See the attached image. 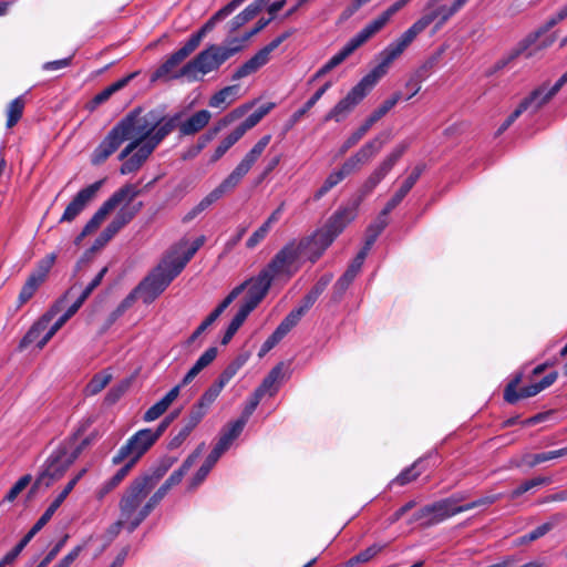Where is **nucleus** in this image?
<instances>
[{"label": "nucleus", "mask_w": 567, "mask_h": 567, "mask_svg": "<svg viewBox=\"0 0 567 567\" xmlns=\"http://www.w3.org/2000/svg\"><path fill=\"white\" fill-rule=\"evenodd\" d=\"M204 243L205 237L200 236L193 243L183 238L172 246L161 262L137 285V290H143V301L153 302L182 272Z\"/></svg>", "instance_id": "f257e3e1"}, {"label": "nucleus", "mask_w": 567, "mask_h": 567, "mask_svg": "<svg viewBox=\"0 0 567 567\" xmlns=\"http://www.w3.org/2000/svg\"><path fill=\"white\" fill-rule=\"evenodd\" d=\"M408 150V144L401 143L396 145L371 172L367 179L362 183L358 190V199L352 207L338 209L326 223L324 227L337 238L347 225L357 216V208L360 203L369 196L374 188L384 179L392 171L396 163L401 159Z\"/></svg>", "instance_id": "f03ea898"}, {"label": "nucleus", "mask_w": 567, "mask_h": 567, "mask_svg": "<svg viewBox=\"0 0 567 567\" xmlns=\"http://www.w3.org/2000/svg\"><path fill=\"white\" fill-rule=\"evenodd\" d=\"M470 0H454L450 6L437 3L433 8H424V14L406 29L396 40L388 44L384 50L395 61L409 45L434 21L435 30L441 29L454 14L462 10Z\"/></svg>", "instance_id": "7ed1b4c3"}, {"label": "nucleus", "mask_w": 567, "mask_h": 567, "mask_svg": "<svg viewBox=\"0 0 567 567\" xmlns=\"http://www.w3.org/2000/svg\"><path fill=\"white\" fill-rule=\"evenodd\" d=\"M178 118L179 115L166 118L154 110L143 113L141 109H134L116 125L125 140L137 141L141 144L148 142L162 128L167 130L169 135L176 128Z\"/></svg>", "instance_id": "20e7f679"}, {"label": "nucleus", "mask_w": 567, "mask_h": 567, "mask_svg": "<svg viewBox=\"0 0 567 567\" xmlns=\"http://www.w3.org/2000/svg\"><path fill=\"white\" fill-rule=\"evenodd\" d=\"M378 65L365 74L324 116V121L341 122L377 85L394 62L393 58L383 49L378 55Z\"/></svg>", "instance_id": "39448f33"}, {"label": "nucleus", "mask_w": 567, "mask_h": 567, "mask_svg": "<svg viewBox=\"0 0 567 567\" xmlns=\"http://www.w3.org/2000/svg\"><path fill=\"white\" fill-rule=\"evenodd\" d=\"M87 444V439L78 443L76 437H71L62 442L45 461L43 471L34 481L31 492L42 486L48 488L53 482L60 480Z\"/></svg>", "instance_id": "423d86ee"}, {"label": "nucleus", "mask_w": 567, "mask_h": 567, "mask_svg": "<svg viewBox=\"0 0 567 567\" xmlns=\"http://www.w3.org/2000/svg\"><path fill=\"white\" fill-rule=\"evenodd\" d=\"M150 489L133 480L125 488L118 502L121 522L126 523V530L133 533L154 511L156 505L148 497Z\"/></svg>", "instance_id": "0eeeda50"}, {"label": "nucleus", "mask_w": 567, "mask_h": 567, "mask_svg": "<svg viewBox=\"0 0 567 567\" xmlns=\"http://www.w3.org/2000/svg\"><path fill=\"white\" fill-rule=\"evenodd\" d=\"M236 45L224 47L210 44L199 52L193 60L184 64L175 76H186L188 81L199 80V74L205 75L217 71L228 59L241 51L243 47L237 39L230 41Z\"/></svg>", "instance_id": "6e6552de"}, {"label": "nucleus", "mask_w": 567, "mask_h": 567, "mask_svg": "<svg viewBox=\"0 0 567 567\" xmlns=\"http://www.w3.org/2000/svg\"><path fill=\"white\" fill-rule=\"evenodd\" d=\"M215 25L213 22L207 20L204 25L184 43V45L172 53L166 61L154 72L152 79H181L182 76H175L181 69L177 68L199 47L205 35L210 32Z\"/></svg>", "instance_id": "1a4fd4ad"}, {"label": "nucleus", "mask_w": 567, "mask_h": 567, "mask_svg": "<svg viewBox=\"0 0 567 567\" xmlns=\"http://www.w3.org/2000/svg\"><path fill=\"white\" fill-rule=\"evenodd\" d=\"M465 496L453 495L449 498L441 499L433 504H429L416 511L409 519V524L420 522L423 526H432L443 520L463 513L462 505H457Z\"/></svg>", "instance_id": "9d476101"}, {"label": "nucleus", "mask_w": 567, "mask_h": 567, "mask_svg": "<svg viewBox=\"0 0 567 567\" xmlns=\"http://www.w3.org/2000/svg\"><path fill=\"white\" fill-rule=\"evenodd\" d=\"M141 194V190L134 184H126L112 194L101 207L94 213L91 219L85 224L81 233V237H85L96 230L104 221L106 216L116 207L123 205L135 204V198Z\"/></svg>", "instance_id": "9b49d317"}, {"label": "nucleus", "mask_w": 567, "mask_h": 567, "mask_svg": "<svg viewBox=\"0 0 567 567\" xmlns=\"http://www.w3.org/2000/svg\"><path fill=\"white\" fill-rule=\"evenodd\" d=\"M307 241L292 240L285 245L264 268L265 271L272 278L280 276L291 277L298 269V259L306 255L305 245Z\"/></svg>", "instance_id": "f8f14e48"}, {"label": "nucleus", "mask_w": 567, "mask_h": 567, "mask_svg": "<svg viewBox=\"0 0 567 567\" xmlns=\"http://www.w3.org/2000/svg\"><path fill=\"white\" fill-rule=\"evenodd\" d=\"M158 440L151 429H142L132 435L124 445H122L112 458L114 465L132 463V467L137 461L155 444Z\"/></svg>", "instance_id": "ddd939ff"}, {"label": "nucleus", "mask_w": 567, "mask_h": 567, "mask_svg": "<svg viewBox=\"0 0 567 567\" xmlns=\"http://www.w3.org/2000/svg\"><path fill=\"white\" fill-rule=\"evenodd\" d=\"M272 280L267 271L262 269L256 277L239 285L238 287H243V291L247 288V295L239 309L249 315L266 297Z\"/></svg>", "instance_id": "4468645a"}, {"label": "nucleus", "mask_w": 567, "mask_h": 567, "mask_svg": "<svg viewBox=\"0 0 567 567\" xmlns=\"http://www.w3.org/2000/svg\"><path fill=\"white\" fill-rule=\"evenodd\" d=\"M142 208V202H136L133 205H123L120 207L112 221L95 239L94 248L105 246L122 228H124L134 219V217L141 212Z\"/></svg>", "instance_id": "2eb2a0df"}, {"label": "nucleus", "mask_w": 567, "mask_h": 567, "mask_svg": "<svg viewBox=\"0 0 567 567\" xmlns=\"http://www.w3.org/2000/svg\"><path fill=\"white\" fill-rule=\"evenodd\" d=\"M54 261L55 255L51 254L38 262L37 268L29 275L21 288L18 297V307L23 306L34 296L39 287L45 281Z\"/></svg>", "instance_id": "dca6fc26"}, {"label": "nucleus", "mask_w": 567, "mask_h": 567, "mask_svg": "<svg viewBox=\"0 0 567 567\" xmlns=\"http://www.w3.org/2000/svg\"><path fill=\"white\" fill-rule=\"evenodd\" d=\"M249 172L240 163L234 168V171L206 197H204L199 204L194 208L193 216L208 208L213 203L221 198L225 194L234 190L244 176Z\"/></svg>", "instance_id": "f3484780"}, {"label": "nucleus", "mask_w": 567, "mask_h": 567, "mask_svg": "<svg viewBox=\"0 0 567 567\" xmlns=\"http://www.w3.org/2000/svg\"><path fill=\"white\" fill-rule=\"evenodd\" d=\"M166 136L167 130L162 128L148 142L141 143L131 156L122 164L120 168L121 174L128 175L137 172Z\"/></svg>", "instance_id": "a211bd4d"}, {"label": "nucleus", "mask_w": 567, "mask_h": 567, "mask_svg": "<svg viewBox=\"0 0 567 567\" xmlns=\"http://www.w3.org/2000/svg\"><path fill=\"white\" fill-rule=\"evenodd\" d=\"M104 182L105 179H100L82 188L68 204V206L64 209V213L59 219V223L62 224L73 221L85 209V207L96 197Z\"/></svg>", "instance_id": "6ab92c4d"}, {"label": "nucleus", "mask_w": 567, "mask_h": 567, "mask_svg": "<svg viewBox=\"0 0 567 567\" xmlns=\"http://www.w3.org/2000/svg\"><path fill=\"white\" fill-rule=\"evenodd\" d=\"M386 142L388 136L384 134H379L378 136L364 143L344 163L352 171V173L359 172L362 166L371 162L381 152Z\"/></svg>", "instance_id": "aec40b11"}, {"label": "nucleus", "mask_w": 567, "mask_h": 567, "mask_svg": "<svg viewBox=\"0 0 567 567\" xmlns=\"http://www.w3.org/2000/svg\"><path fill=\"white\" fill-rule=\"evenodd\" d=\"M124 135L115 124L112 130L106 134L102 142L95 147L91 155V163L93 165L103 164L118 147L125 142Z\"/></svg>", "instance_id": "412c9836"}, {"label": "nucleus", "mask_w": 567, "mask_h": 567, "mask_svg": "<svg viewBox=\"0 0 567 567\" xmlns=\"http://www.w3.org/2000/svg\"><path fill=\"white\" fill-rule=\"evenodd\" d=\"M202 446H198L194 453H192L182 464V466L174 471L169 477L158 487V489L151 496L153 503L157 506L162 499L166 496L168 491L175 486L178 485L184 475L187 473V471L193 466V464L196 462V460L202 454Z\"/></svg>", "instance_id": "4be33fe9"}, {"label": "nucleus", "mask_w": 567, "mask_h": 567, "mask_svg": "<svg viewBox=\"0 0 567 567\" xmlns=\"http://www.w3.org/2000/svg\"><path fill=\"white\" fill-rule=\"evenodd\" d=\"M336 237L324 226L317 230L311 237L302 238L299 241H307L305 254L315 262L323 251L334 241Z\"/></svg>", "instance_id": "5701e85b"}, {"label": "nucleus", "mask_w": 567, "mask_h": 567, "mask_svg": "<svg viewBox=\"0 0 567 567\" xmlns=\"http://www.w3.org/2000/svg\"><path fill=\"white\" fill-rule=\"evenodd\" d=\"M243 292V287H235L227 297L210 312V315L196 328L187 342L193 343L217 318L229 307V305Z\"/></svg>", "instance_id": "b1692460"}, {"label": "nucleus", "mask_w": 567, "mask_h": 567, "mask_svg": "<svg viewBox=\"0 0 567 567\" xmlns=\"http://www.w3.org/2000/svg\"><path fill=\"white\" fill-rule=\"evenodd\" d=\"M384 114L379 109L374 110L364 121V123L354 131L341 145L339 153L341 155L346 154L351 147L357 145L363 136L370 131V128L382 117Z\"/></svg>", "instance_id": "393cba45"}, {"label": "nucleus", "mask_w": 567, "mask_h": 567, "mask_svg": "<svg viewBox=\"0 0 567 567\" xmlns=\"http://www.w3.org/2000/svg\"><path fill=\"white\" fill-rule=\"evenodd\" d=\"M425 169V165L417 164L411 174L406 177V179L402 183L400 188L395 192L392 198L385 204L386 212H392L409 194L415 183L419 181L420 176Z\"/></svg>", "instance_id": "a878e982"}, {"label": "nucleus", "mask_w": 567, "mask_h": 567, "mask_svg": "<svg viewBox=\"0 0 567 567\" xmlns=\"http://www.w3.org/2000/svg\"><path fill=\"white\" fill-rule=\"evenodd\" d=\"M212 114L207 110H200L194 113L186 121L178 123L181 135L189 136L200 132L210 121Z\"/></svg>", "instance_id": "bb28decb"}, {"label": "nucleus", "mask_w": 567, "mask_h": 567, "mask_svg": "<svg viewBox=\"0 0 567 567\" xmlns=\"http://www.w3.org/2000/svg\"><path fill=\"white\" fill-rule=\"evenodd\" d=\"M174 462L175 460L169 457L161 460V462L154 466L150 473H145L134 480L142 485H145L147 489L152 491L162 480V477L168 472Z\"/></svg>", "instance_id": "cd10ccee"}, {"label": "nucleus", "mask_w": 567, "mask_h": 567, "mask_svg": "<svg viewBox=\"0 0 567 567\" xmlns=\"http://www.w3.org/2000/svg\"><path fill=\"white\" fill-rule=\"evenodd\" d=\"M245 425L241 421H234L221 430L218 442L214 446V451L220 456L230 447L233 442L240 435Z\"/></svg>", "instance_id": "c85d7f7f"}, {"label": "nucleus", "mask_w": 567, "mask_h": 567, "mask_svg": "<svg viewBox=\"0 0 567 567\" xmlns=\"http://www.w3.org/2000/svg\"><path fill=\"white\" fill-rule=\"evenodd\" d=\"M284 367V362L274 367L256 390L262 395L269 394L274 396L278 392L280 383L285 378Z\"/></svg>", "instance_id": "c756f323"}, {"label": "nucleus", "mask_w": 567, "mask_h": 567, "mask_svg": "<svg viewBox=\"0 0 567 567\" xmlns=\"http://www.w3.org/2000/svg\"><path fill=\"white\" fill-rule=\"evenodd\" d=\"M179 386L172 388L159 401L153 404L143 415L145 422H152L162 416L171 404L178 398Z\"/></svg>", "instance_id": "7c9ffc66"}, {"label": "nucleus", "mask_w": 567, "mask_h": 567, "mask_svg": "<svg viewBox=\"0 0 567 567\" xmlns=\"http://www.w3.org/2000/svg\"><path fill=\"white\" fill-rule=\"evenodd\" d=\"M86 472L85 468L80 471L61 491V493L55 497V499L50 504V506L45 509V512L41 515L39 518L40 523H43L47 525L49 520L52 518L54 513L58 511V508L61 506V504L64 502V499L68 497V495L72 492L76 483L81 480V477Z\"/></svg>", "instance_id": "2f4dec72"}, {"label": "nucleus", "mask_w": 567, "mask_h": 567, "mask_svg": "<svg viewBox=\"0 0 567 567\" xmlns=\"http://www.w3.org/2000/svg\"><path fill=\"white\" fill-rule=\"evenodd\" d=\"M379 30L369 22L360 32L352 37L339 51L344 59H348L357 49L368 42Z\"/></svg>", "instance_id": "473e14b6"}, {"label": "nucleus", "mask_w": 567, "mask_h": 567, "mask_svg": "<svg viewBox=\"0 0 567 567\" xmlns=\"http://www.w3.org/2000/svg\"><path fill=\"white\" fill-rule=\"evenodd\" d=\"M379 30L369 22L360 32L352 37L339 51L344 59H348L357 49L368 42Z\"/></svg>", "instance_id": "72a5a7b5"}, {"label": "nucleus", "mask_w": 567, "mask_h": 567, "mask_svg": "<svg viewBox=\"0 0 567 567\" xmlns=\"http://www.w3.org/2000/svg\"><path fill=\"white\" fill-rule=\"evenodd\" d=\"M540 92H532L527 97H525L517 109L504 121V123L498 127L497 135L504 133L520 115L526 111H530L533 113L537 112L539 109L535 107V100H537Z\"/></svg>", "instance_id": "f704fd0d"}, {"label": "nucleus", "mask_w": 567, "mask_h": 567, "mask_svg": "<svg viewBox=\"0 0 567 567\" xmlns=\"http://www.w3.org/2000/svg\"><path fill=\"white\" fill-rule=\"evenodd\" d=\"M269 62V58H266L260 51L241 64L231 75L233 81H238L246 76H249L260 70Z\"/></svg>", "instance_id": "c9c22d12"}, {"label": "nucleus", "mask_w": 567, "mask_h": 567, "mask_svg": "<svg viewBox=\"0 0 567 567\" xmlns=\"http://www.w3.org/2000/svg\"><path fill=\"white\" fill-rule=\"evenodd\" d=\"M239 86L229 85L216 92L208 102V105L214 109L225 110L237 99Z\"/></svg>", "instance_id": "e433bc0d"}, {"label": "nucleus", "mask_w": 567, "mask_h": 567, "mask_svg": "<svg viewBox=\"0 0 567 567\" xmlns=\"http://www.w3.org/2000/svg\"><path fill=\"white\" fill-rule=\"evenodd\" d=\"M353 174L352 171L347 166L346 163L338 171H333L328 175L324 179L321 187L316 192L315 198L320 199L324 196L331 188L342 182L348 175Z\"/></svg>", "instance_id": "4c0bfd02"}, {"label": "nucleus", "mask_w": 567, "mask_h": 567, "mask_svg": "<svg viewBox=\"0 0 567 567\" xmlns=\"http://www.w3.org/2000/svg\"><path fill=\"white\" fill-rule=\"evenodd\" d=\"M132 463H125L117 472L107 481H105L96 492L99 499H103L110 492L117 487L132 470Z\"/></svg>", "instance_id": "58836bf2"}, {"label": "nucleus", "mask_w": 567, "mask_h": 567, "mask_svg": "<svg viewBox=\"0 0 567 567\" xmlns=\"http://www.w3.org/2000/svg\"><path fill=\"white\" fill-rule=\"evenodd\" d=\"M566 455H567V446L559 449V450L548 451V452H543V453H537V454H525L522 458V463L527 465L528 467H535L540 463H544V462H547V461H550V460H554L557 457L566 456Z\"/></svg>", "instance_id": "ea45409f"}, {"label": "nucleus", "mask_w": 567, "mask_h": 567, "mask_svg": "<svg viewBox=\"0 0 567 567\" xmlns=\"http://www.w3.org/2000/svg\"><path fill=\"white\" fill-rule=\"evenodd\" d=\"M261 11L260 7H258L255 2H251L240 13L231 19L229 22V32H236L247 22L252 20L259 12Z\"/></svg>", "instance_id": "a19ab883"}, {"label": "nucleus", "mask_w": 567, "mask_h": 567, "mask_svg": "<svg viewBox=\"0 0 567 567\" xmlns=\"http://www.w3.org/2000/svg\"><path fill=\"white\" fill-rule=\"evenodd\" d=\"M567 83V71L559 78V80L550 87L540 86L533 92H540L537 100H535V107L540 109L546 104L565 84Z\"/></svg>", "instance_id": "79ce46f5"}, {"label": "nucleus", "mask_w": 567, "mask_h": 567, "mask_svg": "<svg viewBox=\"0 0 567 567\" xmlns=\"http://www.w3.org/2000/svg\"><path fill=\"white\" fill-rule=\"evenodd\" d=\"M567 83V71L559 78V80L550 87L540 86L533 92H540L537 100H535V107L540 109L546 104L565 84Z\"/></svg>", "instance_id": "37998d69"}, {"label": "nucleus", "mask_w": 567, "mask_h": 567, "mask_svg": "<svg viewBox=\"0 0 567 567\" xmlns=\"http://www.w3.org/2000/svg\"><path fill=\"white\" fill-rule=\"evenodd\" d=\"M25 106V101L22 95L12 100L7 109V128H12L18 122L21 120L23 115V110Z\"/></svg>", "instance_id": "c03bdc74"}, {"label": "nucleus", "mask_w": 567, "mask_h": 567, "mask_svg": "<svg viewBox=\"0 0 567 567\" xmlns=\"http://www.w3.org/2000/svg\"><path fill=\"white\" fill-rule=\"evenodd\" d=\"M247 360V354L238 355L224 369V371L217 378L216 382L225 388V385L237 374V372L243 368Z\"/></svg>", "instance_id": "a18cd8bd"}, {"label": "nucleus", "mask_w": 567, "mask_h": 567, "mask_svg": "<svg viewBox=\"0 0 567 567\" xmlns=\"http://www.w3.org/2000/svg\"><path fill=\"white\" fill-rule=\"evenodd\" d=\"M271 135H265L262 136L255 145L254 147L245 155V157L241 159L240 164L244 165L247 169L250 171L252 165L257 162V159L260 157V155L264 153L265 148L270 143Z\"/></svg>", "instance_id": "49530a36"}, {"label": "nucleus", "mask_w": 567, "mask_h": 567, "mask_svg": "<svg viewBox=\"0 0 567 567\" xmlns=\"http://www.w3.org/2000/svg\"><path fill=\"white\" fill-rule=\"evenodd\" d=\"M112 380V374L106 371H102L93 375L90 382L84 388V394L87 396L100 393Z\"/></svg>", "instance_id": "de8ad7c7"}, {"label": "nucleus", "mask_w": 567, "mask_h": 567, "mask_svg": "<svg viewBox=\"0 0 567 567\" xmlns=\"http://www.w3.org/2000/svg\"><path fill=\"white\" fill-rule=\"evenodd\" d=\"M331 82H326L321 87H319L315 94L305 103V105L296 111L291 116V124H296L300 121V118L315 106V104L322 97V95L331 87Z\"/></svg>", "instance_id": "09e8293b"}, {"label": "nucleus", "mask_w": 567, "mask_h": 567, "mask_svg": "<svg viewBox=\"0 0 567 567\" xmlns=\"http://www.w3.org/2000/svg\"><path fill=\"white\" fill-rule=\"evenodd\" d=\"M134 78V74H130L123 79L117 80L116 82L112 83L111 85L106 86L104 90H102L100 93H97L94 99L93 103L99 105L107 101L115 92L122 90L124 86L127 85V83Z\"/></svg>", "instance_id": "8fccbe9b"}, {"label": "nucleus", "mask_w": 567, "mask_h": 567, "mask_svg": "<svg viewBox=\"0 0 567 567\" xmlns=\"http://www.w3.org/2000/svg\"><path fill=\"white\" fill-rule=\"evenodd\" d=\"M411 0H398L391 4L385 11H383L378 18L373 19L371 23L381 31L390 19L404 8Z\"/></svg>", "instance_id": "3c124183"}, {"label": "nucleus", "mask_w": 567, "mask_h": 567, "mask_svg": "<svg viewBox=\"0 0 567 567\" xmlns=\"http://www.w3.org/2000/svg\"><path fill=\"white\" fill-rule=\"evenodd\" d=\"M240 138L241 136L236 130H234L230 134L223 138L215 148L210 157V163H216L217 161H219L227 153V151L230 147H233Z\"/></svg>", "instance_id": "603ef678"}, {"label": "nucleus", "mask_w": 567, "mask_h": 567, "mask_svg": "<svg viewBox=\"0 0 567 567\" xmlns=\"http://www.w3.org/2000/svg\"><path fill=\"white\" fill-rule=\"evenodd\" d=\"M421 463L422 461L414 462L411 466L403 470L393 481L392 484H396L400 486H404L413 481H415L421 474Z\"/></svg>", "instance_id": "864d4df0"}, {"label": "nucleus", "mask_w": 567, "mask_h": 567, "mask_svg": "<svg viewBox=\"0 0 567 567\" xmlns=\"http://www.w3.org/2000/svg\"><path fill=\"white\" fill-rule=\"evenodd\" d=\"M558 520H559V518L557 516H554L549 522H546V523L539 525L530 533L522 536L519 538V544L530 543V542H534V540L543 537L544 535H546L548 532H550L554 528V526L558 523Z\"/></svg>", "instance_id": "5fc2aeb1"}, {"label": "nucleus", "mask_w": 567, "mask_h": 567, "mask_svg": "<svg viewBox=\"0 0 567 567\" xmlns=\"http://www.w3.org/2000/svg\"><path fill=\"white\" fill-rule=\"evenodd\" d=\"M219 457H220V455L217 452H215L214 450H212V452L206 457L204 464L199 467V470L197 471V473L195 474V476L193 478L194 486L199 485L207 477L210 470L217 463Z\"/></svg>", "instance_id": "6e6d98bb"}, {"label": "nucleus", "mask_w": 567, "mask_h": 567, "mask_svg": "<svg viewBox=\"0 0 567 567\" xmlns=\"http://www.w3.org/2000/svg\"><path fill=\"white\" fill-rule=\"evenodd\" d=\"M224 386H221L216 381L202 394L199 400L196 402L197 405L203 408L205 411H209L212 404L216 401V399L219 396L220 392L223 391Z\"/></svg>", "instance_id": "4d7b16f0"}, {"label": "nucleus", "mask_w": 567, "mask_h": 567, "mask_svg": "<svg viewBox=\"0 0 567 567\" xmlns=\"http://www.w3.org/2000/svg\"><path fill=\"white\" fill-rule=\"evenodd\" d=\"M248 316V313H246L241 309H238L237 313L231 319L230 323L228 324L223 336L221 344L229 343V341L233 339L238 329L243 326Z\"/></svg>", "instance_id": "13d9d810"}, {"label": "nucleus", "mask_w": 567, "mask_h": 567, "mask_svg": "<svg viewBox=\"0 0 567 567\" xmlns=\"http://www.w3.org/2000/svg\"><path fill=\"white\" fill-rule=\"evenodd\" d=\"M303 316L296 308L291 310L276 328L278 334L286 337L298 324Z\"/></svg>", "instance_id": "bf43d9fd"}, {"label": "nucleus", "mask_w": 567, "mask_h": 567, "mask_svg": "<svg viewBox=\"0 0 567 567\" xmlns=\"http://www.w3.org/2000/svg\"><path fill=\"white\" fill-rule=\"evenodd\" d=\"M550 483V480L548 477H534L532 480L525 481L522 483L518 487H516L514 491H512L509 497L511 499H515L523 495L524 493L530 491L534 487L540 486V485H547Z\"/></svg>", "instance_id": "052dcab7"}, {"label": "nucleus", "mask_w": 567, "mask_h": 567, "mask_svg": "<svg viewBox=\"0 0 567 567\" xmlns=\"http://www.w3.org/2000/svg\"><path fill=\"white\" fill-rule=\"evenodd\" d=\"M262 394L259 393L257 390L254 391V393L249 396L240 417L237 421H241L244 425L248 422L251 414L257 409L258 404L260 403V400L262 399Z\"/></svg>", "instance_id": "680f3d73"}, {"label": "nucleus", "mask_w": 567, "mask_h": 567, "mask_svg": "<svg viewBox=\"0 0 567 567\" xmlns=\"http://www.w3.org/2000/svg\"><path fill=\"white\" fill-rule=\"evenodd\" d=\"M384 547H385V545L373 544V545L369 546L368 548H365L364 550L357 554L355 556H353L349 560V563L350 564L367 563L370 559H372L374 556H377Z\"/></svg>", "instance_id": "e2e57ef3"}, {"label": "nucleus", "mask_w": 567, "mask_h": 567, "mask_svg": "<svg viewBox=\"0 0 567 567\" xmlns=\"http://www.w3.org/2000/svg\"><path fill=\"white\" fill-rule=\"evenodd\" d=\"M245 0H231L225 7L215 12L208 20L216 25L219 21L230 16Z\"/></svg>", "instance_id": "0e129e2a"}, {"label": "nucleus", "mask_w": 567, "mask_h": 567, "mask_svg": "<svg viewBox=\"0 0 567 567\" xmlns=\"http://www.w3.org/2000/svg\"><path fill=\"white\" fill-rule=\"evenodd\" d=\"M32 476L30 474H25L21 476L13 486L9 489L6 495V499L8 502H13L18 495L31 483Z\"/></svg>", "instance_id": "69168bd1"}, {"label": "nucleus", "mask_w": 567, "mask_h": 567, "mask_svg": "<svg viewBox=\"0 0 567 567\" xmlns=\"http://www.w3.org/2000/svg\"><path fill=\"white\" fill-rule=\"evenodd\" d=\"M206 414L207 411H205L203 408L195 403L192 406L184 424L188 426L190 430H194L200 423V421L204 419Z\"/></svg>", "instance_id": "338daca9"}, {"label": "nucleus", "mask_w": 567, "mask_h": 567, "mask_svg": "<svg viewBox=\"0 0 567 567\" xmlns=\"http://www.w3.org/2000/svg\"><path fill=\"white\" fill-rule=\"evenodd\" d=\"M216 355L217 348L210 347L197 359L192 368L199 373L215 360Z\"/></svg>", "instance_id": "774afa93"}]
</instances>
